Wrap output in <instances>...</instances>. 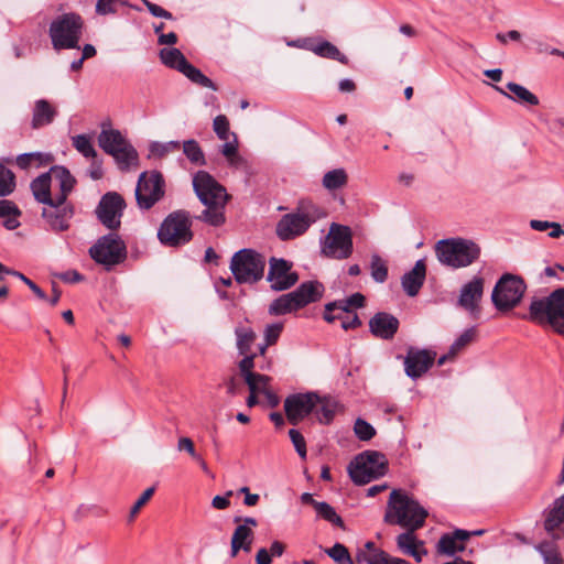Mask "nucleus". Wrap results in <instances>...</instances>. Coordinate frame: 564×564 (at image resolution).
Returning <instances> with one entry per match:
<instances>
[{
  "label": "nucleus",
  "mask_w": 564,
  "mask_h": 564,
  "mask_svg": "<svg viewBox=\"0 0 564 564\" xmlns=\"http://www.w3.org/2000/svg\"><path fill=\"white\" fill-rule=\"evenodd\" d=\"M193 188L205 206V209L194 218L213 227L223 226L226 221L225 208L230 198L226 188L206 171L194 174Z\"/></svg>",
  "instance_id": "nucleus-1"
},
{
  "label": "nucleus",
  "mask_w": 564,
  "mask_h": 564,
  "mask_svg": "<svg viewBox=\"0 0 564 564\" xmlns=\"http://www.w3.org/2000/svg\"><path fill=\"white\" fill-rule=\"evenodd\" d=\"M429 512L411 496L401 489H393L387 503L384 522L405 529H421Z\"/></svg>",
  "instance_id": "nucleus-2"
},
{
  "label": "nucleus",
  "mask_w": 564,
  "mask_h": 564,
  "mask_svg": "<svg viewBox=\"0 0 564 564\" xmlns=\"http://www.w3.org/2000/svg\"><path fill=\"white\" fill-rule=\"evenodd\" d=\"M324 217H326L324 208L312 200L302 199L292 213L280 218L275 226V234L282 241L295 239Z\"/></svg>",
  "instance_id": "nucleus-3"
},
{
  "label": "nucleus",
  "mask_w": 564,
  "mask_h": 564,
  "mask_svg": "<svg viewBox=\"0 0 564 564\" xmlns=\"http://www.w3.org/2000/svg\"><path fill=\"white\" fill-rule=\"evenodd\" d=\"M528 318L541 326L549 325L564 335V288L556 289L547 296L532 299Z\"/></svg>",
  "instance_id": "nucleus-4"
},
{
  "label": "nucleus",
  "mask_w": 564,
  "mask_h": 564,
  "mask_svg": "<svg viewBox=\"0 0 564 564\" xmlns=\"http://www.w3.org/2000/svg\"><path fill=\"white\" fill-rule=\"evenodd\" d=\"M435 254L442 264L459 269L474 263L480 256V248L468 239L448 238L436 242Z\"/></svg>",
  "instance_id": "nucleus-5"
},
{
  "label": "nucleus",
  "mask_w": 564,
  "mask_h": 564,
  "mask_svg": "<svg viewBox=\"0 0 564 564\" xmlns=\"http://www.w3.org/2000/svg\"><path fill=\"white\" fill-rule=\"evenodd\" d=\"M84 21L77 13L69 12L57 17L50 25V37L55 50L79 48Z\"/></svg>",
  "instance_id": "nucleus-6"
},
{
  "label": "nucleus",
  "mask_w": 564,
  "mask_h": 564,
  "mask_svg": "<svg viewBox=\"0 0 564 564\" xmlns=\"http://www.w3.org/2000/svg\"><path fill=\"white\" fill-rule=\"evenodd\" d=\"M192 221L187 210L172 212L164 218L159 228V240L167 247H180L188 243L194 237Z\"/></svg>",
  "instance_id": "nucleus-7"
},
{
  "label": "nucleus",
  "mask_w": 564,
  "mask_h": 564,
  "mask_svg": "<svg viewBox=\"0 0 564 564\" xmlns=\"http://www.w3.org/2000/svg\"><path fill=\"white\" fill-rule=\"evenodd\" d=\"M264 268V257L248 248L237 251L230 261V270L238 283H257L263 278Z\"/></svg>",
  "instance_id": "nucleus-8"
},
{
  "label": "nucleus",
  "mask_w": 564,
  "mask_h": 564,
  "mask_svg": "<svg viewBox=\"0 0 564 564\" xmlns=\"http://www.w3.org/2000/svg\"><path fill=\"white\" fill-rule=\"evenodd\" d=\"M388 460L386 456L376 451L359 454L348 467L351 480L356 485H366L387 473Z\"/></svg>",
  "instance_id": "nucleus-9"
},
{
  "label": "nucleus",
  "mask_w": 564,
  "mask_h": 564,
  "mask_svg": "<svg viewBox=\"0 0 564 564\" xmlns=\"http://www.w3.org/2000/svg\"><path fill=\"white\" fill-rule=\"evenodd\" d=\"M99 147L113 156L121 170H128L138 164V152L127 141L120 131L108 129L102 130L98 135Z\"/></svg>",
  "instance_id": "nucleus-10"
},
{
  "label": "nucleus",
  "mask_w": 564,
  "mask_h": 564,
  "mask_svg": "<svg viewBox=\"0 0 564 564\" xmlns=\"http://www.w3.org/2000/svg\"><path fill=\"white\" fill-rule=\"evenodd\" d=\"M527 290L522 278L506 273L496 283L491 301L498 311L505 312L516 307Z\"/></svg>",
  "instance_id": "nucleus-11"
},
{
  "label": "nucleus",
  "mask_w": 564,
  "mask_h": 564,
  "mask_svg": "<svg viewBox=\"0 0 564 564\" xmlns=\"http://www.w3.org/2000/svg\"><path fill=\"white\" fill-rule=\"evenodd\" d=\"M160 58L166 67L182 73L192 83L200 87L217 90V86L214 82L192 65L178 48H162L160 51Z\"/></svg>",
  "instance_id": "nucleus-12"
},
{
  "label": "nucleus",
  "mask_w": 564,
  "mask_h": 564,
  "mask_svg": "<svg viewBox=\"0 0 564 564\" xmlns=\"http://www.w3.org/2000/svg\"><path fill=\"white\" fill-rule=\"evenodd\" d=\"M354 250L352 232L348 226L333 223L329 231L322 243V252L325 257L345 260Z\"/></svg>",
  "instance_id": "nucleus-13"
},
{
  "label": "nucleus",
  "mask_w": 564,
  "mask_h": 564,
  "mask_svg": "<svg viewBox=\"0 0 564 564\" xmlns=\"http://www.w3.org/2000/svg\"><path fill=\"white\" fill-rule=\"evenodd\" d=\"M89 254L97 263L110 269L123 260L124 245L118 235L111 231L90 247Z\"/></svg>",
  "instance_id": "nucleus-14"
},
{
  "label": "nucleus",
  "mask_w": 564,
  "mask_h": 564,
  "mask_svg": "<svg viewBox=\"0 0 564 564\" xmlns=\"http://www.w3.org/2000/svg\"><path fill=\"white\" fill-rule=\"evenodd\" d=\"M126 208V202L121 195L116 192H108L101 196L95 214L100 224L109 229L116 231L121 226V217Z\"/></svg>",
  "instance_id": "nucleus-15"
},
{
  "label": "nucleus",
  "mask_w": 564,
  "mask_h": 564,
  "mask_svg": "<svg viewBox=\"0 0 564 564\" xmlns=\"http://www.w3.org/2000/svg\"><path fill=\"white\" fill-rule=\"evenodd\" d=\"M321 397L316 392L294 393L284 400L288 421L297 425L318 406Z\"/></svg>",
  "instance_id": "nucleus-16"
},
{
  "label": "nucleus",
  "mask_w": 564,
  "mask_h": 564,
  "mask_svg": "<svg viewBox=\"0 0 564 564\" xmlns=\"http://www.w3.org/2000/svg\"><path fill=\"white\" fill-rule=\"evenodd\" d=\"M41 215L45 224V229L59 234L70 228L75 209L72 203H58L54 199L43 207Z\"/></svg>",
  "instance_id": "nucleus-17"
},
{
  "label": "nucleus",
  "mask_w": 564,
  "mask_h": 564,
  "mask_svg": "<svg viewBox=\"0 0 564 564\" xmlns=\"http://www.w3.org/2000/svg\"><path fill=\"white\" fill-rule=\"evenodd\" d=\"M213 129L217 137L225 141L220 152L226 158L228 164L234 167L242 166L245 160L238 154L237 135L230 131L228 118L225 115H218L213 121Z\"/></svg>",
  "instance_id": "nucleus-18"
},
{
  "label": "nucleus",
  "mask_w": 564,
  "mask_h": 564,
  "mask_svg": "<svg viewBox=\"0 0 564 564\" xmlns=\"http://www.w3.org/2000/svg\"><path fill=\"white\" fill-rule=\"evenodd\" d=\"M293 263L282 258L271 257L267 280L274 291L291 289L299 281L297 272L292 270Z\"/></svg>",
  "instance_id": "nucleus-19"
},
{
  "label": "nucleus",
  "mask_w": 564,
  "mask_h": 564,
  "mask_svg": "<svg viewBox=\"0 0 564 564\" xmlns=\"http://www.w3.org/2000/svg\"><path fill=\"white\" fill-rule=\"evenodd\" d=\"M241 518H235V522L238 523ZM242 523L238 524L234 530L230 541V557H236L239 551L249 553L252 549L254 532L253 528L258 525V521L254 518L247 517L242 519Z\"/></svg>",
  "instance_id": "nucleus-20"
},
{
  "label": "nucleus",
  "mask_w": 564,
  "mask_h": 564,
  "mask_svg": "<svg viewBox=\"0 0 564 564\" xmlns=\"http://www.w3.org/2000/svg\"><path fill=\"white\" fill-rule=\"evenodd\" d=\"M436 352L430 349L410 347L404 358V370L408 377L417 379L434 364Z\"/></svg>",
  "instance_id": "nucleus-21"
},
{
  "label": "nucleus",
  "mask_w": 564,
  "mask_h": 564,
  "mask_svg": "<svg viewBox=\"0 0 564 564\" xmlns=\"http://www.w3.org/2000/svg\"><path fill=\"white\" fill-rule=\"evenodd\" d=\"M166 193V182L159 171H143V209L161 202Z\"/></svg>",
  "instance_id": "nucleus-22"
},
{
  "label": "nucleus",
  "mask_w": 564,
  "mask_h": 564,
  "mask_svg": "<svg viewBox=\"0 0 564 564\" xmlns=\"http://www.w3.org/2000/svg\"><path fill=\"white\" fill-rule=\"evenodd\" d=\"M544 530L553 539H560L564 535V494L556 498L553 503L543 512Z\"/></svg>",
  "instance_id": "nucleus-23"
},
{
  "label": "nucleus",
  "mask_w": 564,
  "mask_h": 564,
  "mask_svg": "<svg viewBox=\"0 0 564 564\" xmlns=\"http://www.w3.org/2000/svg\"><path fill=\"white\" fill-rule=\"evenodd\" d=\"M256 364H252V357L242 358L238 362L240 376L249 388L250 393H262L265 387L270 386L271 378L254 371Z\"/></svg>",
  "instance_id": "nucleus-24"
},
{
  "label": "nucleus",
  "mask_w": 564,
  "mask_h": 564,
  "mask_svg": "<svg viewBox=\"0 0 564 564\" xmlns=\"http://www.w3.org/2000/svg\"><path fill=\"white\" fill-rule=\"evenodd\" d=\"M399 319L390 313L378 312L369 321L371 334L380 339L389 340L399 329Z\"/></svg>",
  "instance_id": "nucleus-25"
},
{
  "label": "nucleus",
  "mask_w": 564,
  "mask_h": 564,
  "mask_svg": "<svg viewBox=\"0 0 564 564\" xmlns=\"http://www.w3.org/2000/svg\"><path fill=\"white\" fill-rule=\"evenodd\" d=\"M484 293V279L475 276L471 281L464 284L458 297V304L466 311L474 313L478 307V302Z\"/></svg>",
  "instance_id": "nucleus-26"
},
{
  "label": "nucleus",
  "mask_w": 564,
  "mask_h": 564,
  "mask_svg": "<svg viewBox=\"0 0 564 564\" xmlns=\"http://www.w3.org/2000/svg\"><path fill=\"white\" fill-rule=\"evenodd\" d=\"M416 530L406 529L405 532L397 536V546L404 554L412 556L416 562H421L427 554L424 542L415 535Z\"/></svg>",
  "instance_id": "nucleus-27"
},
{
  "label": "nucleus",
  "mask_w": 564,
  "mask_h": 564,
  "mask_svg": "<svg viewBox=\"0 0 564 564\" xmlns=\"http://www.w3.org/2000/svg\"><path fill=\"white\" fill-rule=\"evenodd\" d=\"M470 534V532L462 529H456L452 533L443 534L436 545L437 553L447 556H453L457 552L464 551V542L469 539Z\"/></svg>",
  "instance_id": "nucleus-28"
},
{
  "label": "nucleus",
  "mask_w": 564,
  "mask_h": 564,
  "mask_svg": "<svg viewBox=\"0 0 564 564\" xmlns=\"http://www.w3.org/2000/svg\"><path fill=\"white\" fill-rule=\"evenodd\" d=\"M426 276V264L423 259L415 262L412 270L404 273L401 284L406 295L413 297L419 294Z\"/></svg>",
  "instance_id": "nucleus-29"
},
{
  "label": "nucleus",
  "mask_w": 564,
  "mask_h": 564,
  "mask_svg": "<svg viewBox=\"0 0 564 564\" xmlns=\"http://www.w3.org/2000/svg\"><path fill=\"white\" fill-rule=\"evenodd\" d=\"M324 291L325 288L321 282L312 280L301 283L294 291H292V294L299 306L303 308L311 303L319 301Z\"/></svg>",
  "instance_id": "nucleus-30"
},
{
  "label": "nucleus",
  "mask_w": 564,
  "mask_h": 564,
  "mask_svg": "<svg viewBox=\"0 0 564 564\" xmlns=\"http://www.w3.org/2000/svg\"><path fill=\"white\" fill-rule=\"evenodd\" d=\"M52 178L55 180L59 189L58 193L54 194V199L58 203L67 202V197L76 183L74 176L66 167L56 165L51 167V180Z\"/></svg>",
  "instance_id": "nucleus-31"
},
{
  "label": "nucleus",
  "mask_w": 564,
  "mask_h": 564,
  "mask_svg": "<svg viewBox=\"0 0 564 564\" xmlns=\"http://www.w3.org/2000/svg\"><path fill=\"white\" fill-rule=\"evenodd\" d=\"M57 116V109L47 100L39 99L34 102L31 126L40 129L51 124Z\"/></svg>",
  "instance_id": "nucleus-32"
},
{
  "label": "nucleus",
  "mask_w": 564,
  "mask_h": 564,
  "mask_svg": "<svg viewBox=\"0 0 564 564\" xmlns=\"http://www.w3.org/2000/svg\"><path fill=\"white\" fill-rule=\"evenodd\" d=\"M308 51L319 57L337 61L344 65H348L349 63L348 57L343 54L336 45L322 37H314V44L312 45V43L308 42Z\"/></svg>",
  "instance_id": "nucleus-33"
},
{
  "label": "nucleus",
  "mask_w": 564,
  "mask_h": 564,
  "mask_svg": "<svg viewBox=\"0 0 564 564\" xmlns=\"http://www.w3.org/2000/svg\"><path fill=\"white\" fill-rule=\"evenodd\" d=\"M236 347L239 355L243 358L252 357V364H256L257 354L251 352V347L257 339V334L251 327L237 326L235 329Z\"/></svg>",
  "instance_id": "nucleus-34"
},
{
  "label": "nucleus",
  "mask_w": 564,
  "mask_h": 564,
  "mask_svg": "<svg viewBox=\"0 0 564 564\" xmlns=\"http://www.w3.org/2000/svg\"><path fill=\"white\" fill-rule=\"evenodd\" d=\"M51 171L43 173L31 182V191L34 198L44 206L54 200L51 193Z\"/></svg>",
  "instance_id": "nucleus-35"
},
{
  "label": "nucleus",
  "mask_w": 564,
  "mask_h": 564,
  "mask_svg": "<svg viewBox=\"0 0 564 564\" xmlns=\"http://www.w3.org/2000/svg\"><path fill=\"white\" fill-rule=\"evenodd\" d=\"M497 91H499L501 95L509 99H513L514 101H518L520 104L529 105V106H538L539 105V98L531 93L529 89H527L524 86L510 82L507 84V88L510 90V93L513 94L514 97H512L510 94L506 93L502 88L498 86H494Z\"/></svg>",
  "instance_id": "nucleus-36"
},
{
  "label": "nucleus",
  "mask_w": 564,
  "mask_h": 564,
  "mask_svg": "<svg viewBox=\"0 0 564 564\" xmlns=\"http://www.w3.org/2000/svg\"><path fill=\"white\" fill-rule=\"evenodd\" d=\"M54 156L45 152H30L17 156L15 163L21 170L40 169L53 163Z\"/></svg>",
  "instance_id": "nucleus-37"
},
{
  "label": "nucleus",
  "mask_w": 564,
  "mask_h": 564,
  "mask_svg": "<svg viewBox=\"0 0 564 564\" xmlns=\"http://www.w3.org/2000/svg\"><path fill=\"white\" fill-rule=\"evenodd\" d=\"M323 317L327 323L340 321L341 328L345 330L356 329L361 325V321L358 314L352 310H348V312H341V310L327 311L325 308Z\"/></svg>",
  "instance_id": "nucleus-38"
},
{
  "label": "nucleus",
  "mask_w": 564,
  "mask_h": 564,
  "mask_svg": "<svg viewBox=\"0 0 564 564\" xmlns=\"http://www.w3.org/2000/svg\"><path fill=\"white\" fill-rule=\"evenodd\" d=\"M301 310L292 292L283 294L271 302L269 313L271 315H285Z\"/></svg>",
  "instance_id": "nucleus-39"
},
{
  "label": "nucleus",
  "mask_w": 564,
  "mask_h": 564,
  "mask_svg": "<svg viewBox=\"0 0 564 564\" xmlns=\"http://www.w3.org/2000/svg\"><path fill=\"white\" fill-rule=\"evenodd\" d=\"M365 303L366 297L361 293L357 292L346 299L327 303L325 308L327 311L341 310V312H348V310L355 311L356 308L364 307Z\"/></svg>",
  "instance_id": "nucleus-40"
},
{
  "label": "nucleus",
  "mask_w": 564,
  "mask_h": 564,
  "mask_svg": "<svg viewBox=\"0 0 564 564\" xmlns=\"http://www.w3.org/2000/svg\"><path fill=\"white\" fill-rule=\"evenodd\" d=\"M20 214L21 213L18 206L13 202L0 199V217H7V219L3 223L7 229L13 230L20 226V223L18 220Z\"/></svg>",
  "instance_id": "nucleus-41"
},
{
  "label": "nucleus",
  "mask_w": 564,
  "mask_h": 564,
  "mask_svg": "<svg viewBox=\"0 0 564 564\" xmlns=\"http://www.w3.org/2000/svg\"><path fill=\"white\" fill-rule=\"evenodd\" d=\"M348 182V175L344 169H334L323 176V186L328 191L344 187Z\"/></svg>",
  "instance_id": "nucleus-42"
},
{
  "label": "nucleus",
  "mask_w": 564,
  "mask_h": 564,
  "mask_svg": "<svg viewBox=\"0 0 564 564\" xmlns=\"http://www.w3.org/2000/svg\"><path fill=\"white\" fill-rule=\"evenodd\" d=\"M337 403L328 398H321L318 406L313 411L321 423L328 424L335 415Z\"/></svg>",
  "instance_id": "nucleus-43"
},
{
  "label": "nucleus",
  "mask_w": 564,
  "mask_h": 564,
  "mask_svg": "<svg viewBox=\"0 0 564 564\" xmlns=\"http://www.w3.org/2000/svg\"><path fill=\"white\" fill-rule=\"evenodd\" d=\"M389 554L381 549L372 552L358 551L356 554L357 564H388Z\"/></svg>",
  "instance_id": "nucleus-44"
},
{
  "label": "nucleus",
  "mask_w": 564,
  "mask_h": 564,
  "mask_svg": "<svg viewBox=\"0 0 564 564\" xmlns=\"http://www.w3.org/2000/svg\"><path fill=\"white\" fill-rule=\"evenodd\" d=\"M72 144L86 159H96L97 152L93 145L90 137L86 134H77L72 138Z\"/></svg>",
  "instance_id": "nucleus-45"
},
{
  "label": "nucleus",
  "mask_w": 564,
  "mask_h": 564,
  "mask_svg": "<svg viewBox=\"0 0 564 564\" xmlns=\"http://www.w3.org/2000/svg\"><path fill=\"white\" fill-rule=\"evenodd\" d=\"M183 152L193 164H196V165H205L206 164L204 152L196 140L191 139V140L184 141Z\"/></svg>",
  "instance_id": "nucleus-46"
},
{
  "label": "nucleus",
  "mask_w": 564,
  "mask_h": 564,
  "mask_svg": "<svg viewBox=\"0 0 564 564\" xmlns=\"http://www.w3.org/2000/svg\"><path fill=\"white\" fill-rule=\"evenodd\" d=\"M538 551L541 553L544 564H564L555 543L547 541L542 542L539 544Z\"/></svg>",
  "instance_id": "nucleus-47"
},
{
  "label": "nucleus",
  "mask_w": 564,
  "mask_h": 564,
  "mask_svg": "<svg viewBox=\"0 0 564 564\" xmlns=\"http://www.w3.org/2000/svg\"><path fill=\"white\" fill-rule=\"evenodd\" d=\"M371 278L378 282L383 283L388 279V265L387 262L379 256L372 254L370 261Z\"/></svg>",
  "instance_id": "nucleus-48"
},
{
  "label": "nucleus",
  "mask_w": 564,
  "mask_h": 564,
  "mask_svg": "<svg viewBox=\"0 0 564 564\" xmlns=\"http://www.w3.org/2000/svg\"><path fill=\"white\" fill-rule=\"evenodd\" d=\"M180 149V142L170 141L166 143L152 142L149 145L148 159H162L166 154Z\"/></svg>",
  "instance_id": "nucleus-49"
},
{
  "label": "nucleus",
  "mask_w": 564,
  "mask_h": 564,
  "mask_svg": "<svg viewBox=\"0 0 564 564\" xmlns=\"http://www.w3.org/2000/svg\"><path fill=\"white\" fill-rule=\"evenodd\" d=\"M15 188L14 173L0 163V197L10 195Z\"/></svg>",
  "instance_id": "nucleus-50"
},
{
  "label": "nucleus",
  "mask_w": 564,
  "mask_h": 564,
  "mask_svg": "<svg viewBox=\"0 0 564 564\" xmlns=\"http://www.w3.org/2000/svg\"><path fill=\"white\" fill-rule=\"evenodd\" d=\"M314 509L316 510L317 514L321 518L340 528L344 527L343 519L336 513L335 509L327 502L318 501V503H314Z\"/></svg>",
  "instance_id": "nucleus-51"
},
{
  "label": "nucleus",
  "mask_w": 564,
  "mask_h": 564,
  "mask_svg": "<svg viewBox=\"0 0 564 564\" xmlns=\"http://www.w3.org/2000/svg\"><path fill=\"white\" fill-rule=\"evenodd\" d=\"M325 553L337 564H355L348 549L341 543H335L334 546L326 549Z\"/></svg>",
  "instance_id": "nucleus-52"
},
{
  "label": "nucleus",
  "mask_w": 564,
  "mask_h": 564,
  "mask_svg": "<svg viewBox=\"0 0 564 564\" xmlns=\"http://www.w3.org/2000/svg\"><path fill=\"white\" fill-rule=\"evenodd\" d=\"M476 337V328L470 327L464 330L463 334L452 344L449 347L451 356H457L462 350H464L470 343L474 341Z\"/></svg>",
  "instance_id": "nucleus-53"
},
{
  "label": "nucleus",
  "mask_w": 564,
  "mask_h": 564,
  "mask_svg": "<svg viewBox=\"0 0 564 564\" xmlns=\"http://www.w3.org/2000/svg\"><path fill=\"white\" fill-rule=\"evenodd\" d=\"M354 432L360 441H370L376 435L375 427L364 419H357Z\"/></svg>",
  "instance_id": "nucleus-54"
},
{
  "label": "nucleus",
  "mask_w": 564,
  "mask_h": 564,
  "mask_svg": "<svg viewBox=\"0 0 564 564\" xmlns=\"http://www.w3.org/2000/svg\"><path fill=\"white\" fill-rule=\"evenodd\" d=\"M289 436H290L291 442H292L296 453L299 454V456L302 459H305L307 451H306V442H305L304 436L300 433V431H297L295 429H291L289 431Z\"/></svg>",
  "instance_id": "nucleus-55"
},
{
  "label": "nucleus",
  "mask_w": 564,
  "mask_h": 564,
  "mask_svg": "<svg viewBox=\"0 0 564 564\" xmlns=\"http://www.w3.org/2000/svg\"><path fill=\"white\" fill-rule=\"evenodd\" d=\"M119 4H126L121 0H97L96 12L100 15L115 13Z\"/></svg>",
  "instance_id": "nucleus-56"
},
{
  "label": "nucleus",
  "mask_w": 564,
  "mask_h": 564,
  "mask_svg": "<svg viewBox=\"0 0 564 564\" xmlns=\"http://www.w3.org/2000/svg\"><path fill=\"white\" fill-rule=\"evenodd\" d=\"M283 329V325L280 323H274L271 325H268L264 329V341H267L270 345H274Z\"/></svg>",
  "instance_id": "nucleus-57"
},
{
  "label": "nucleus",
  "mask_w": 564,
  "mask_h": 564,
  "mask_svg": "<svg viewBox=\"0 0 564 564\" xmlns=\"http://www.w3.org/2000/svg\"><path fill=\"white\" fill-rule=\"evenodd\" d=\"M177 451L186 452L193 459H198V453L195 449L194 442L186 436H182L177 442Z\"/></svg>",
  "instance_id": "nucleus-58"
},
{
  "label": "nucleus",
  "mask_w": 564,
  "mask_h": 564,
  "mask_svg": "<svg viewBox=\"0 0 564 564\" xmlns=\"http://www.w3.org/2000/svg\"><path fill=\"white\" fill-rule=\"evenodd\" d=\"M143 6H145L148 8V10L150 11V13L153 17L162 18V19H166V20L173 19V15L171 12H169L167 10L163 9L162 7H160L155 3H152L148 0H143Z\"/></svg>",
  "instance_id": "nucleus-59"
},
{
  "label": "nucleus",
  "mask_w": 564,
  "mask_h": 564,
  "mask_svg": "<svg viewBox=\"0 0 564 564\" xmlns=\"http://www.w3.org/2000/svg\"><path fill=\"white\" fill-rule=\"evenodd\" d=\"M13 276H17L21 281H23L25 283V286H29L39 299H41V300L46 299L44 291L42 289H40L33 281H31L29 278H26L23 273L18 271V272L13 273Z\"/></svg>",
  "instance_id": "nucleus-60"
},
{
  "label": "nucleus",
  "mask_w": 564,
  "mask_h": 564,
  "mask_svg": "<svg viewBox=\"0 0 564 564\" xmlns=\"http://www.w3.org/2000/svg\"><path fill=\"white\" fill-rule=\"evenodd\" d=\"M227 393L231 397L237 395L241 391V382L237 376H230L225 380Z\"/></svg>",
  "instance_id": "nucleus-61"
},
{
  "label": "nucleus",
  "mask_w": 564,
  "mask_h": 564,
  "mask_svg": "<svg viewBox=\"0 0 564 564\" xmlns=\"http://www.w3.org/2000/svg\"><path fill=\"white\" fill-rule=\"evenodd\" d=\"M232 496V491H228L225 496H215L212 500L213 508L217 510H225L230 506L229 497Z\"/></svg>",
  "instance_id": "nucleus-62"
},
{
  "label": "nucleus",
  "mask_w": 564,
  "mask_h": 564,
  "mask_svg": "<svg viewBox=\"0 0 564 564\" xmlns=\"http://www.w3.org/2000/svg\"><path fill=\"white\" fill-rule=\"evenodd\" d=\"M91 160L93 161L87 171V174L94 181L100 180L104 175L101 163L99 161H97L96 159H91Z\"/></svg>",
  "instance_id": "nucleus-63"
},
{
  "label": "nucleus",
  "mask_w": 564,
  "mask_h": 564,
  "mask_svg": "<svg viewBox=\"0 0 564 564\" xmlns=\"http://www.w3.org/2000/svg\"><path fill=\"white\" fill-rule=\"evenodd\" d=\"M256 563L257 564H271L272 558L269 551L265 547H261L258 550L256 554Z\"/></svg>",
  "instance_id": "nucleus-64"
}]
</instances>
